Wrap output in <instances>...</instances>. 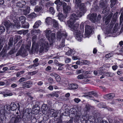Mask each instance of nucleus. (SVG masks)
I'll return each mask as SVG.
<instances>
[{
    "mask_svg": "<svg viewBox=\"0 0 123 123\" xmlns=\"http://www.w3.org/2000/svg\"><path fill=\"white\" fill-rule=\"evenodd\" d=\"M32 113L31 109L30 108L26 109L24 112L17 111L16 115L12 118L10 123H18L21 119L24 123H35L36 119Z\"/></svg>",
    "mask_w": 123,
    "mask_h": 123,
    "instance_id": "nucleus-1",
    "label": "nucleus"
},
{
    "mask_svg": "<svg viewBox=\"0 0 123 123\" xmlns=\"http://www.w3.org/2000/svg\"><path fill=\"white\" fill-rule=\"evenodd\" d=\"M26 2L24 0H21L19 1L16 3V6L17 7L21 8L20 10L21 11L23 12L24 15H26L30 12V7L25 6Z\"/></svg>",
    "mask_w": 123,
    "mask_h": 123,
    "instance_id": "nucleus-2",
    "label": "nucleus"
},
{
    "mask_svg": "<svg viewBox=\"0 0 123 123\" xmlns=\"http://www.w3.org/2000/svg\"><path fill=\"white\" fill-rule=\"evenodd\" d=\"M71 17V18L68 21L67 23L69 27L74 30L77 29L79 25V24L78 23H76L75 25L74 24L76 20L78 19V17L76 14L74 13L72 14Z\"/></svg>",
    "mask_w": 123,
    "mask_h": 123,
    "instance_id": "nucleus-3",
    "label": "nucleus"
},
{
    "mask_svg": "<svg viewBox=\"0 0 123 123\" xmlns=\"http://www.w3.org/2000/svg\"><path fill=\"white\" fill-rule=\"evenodd\" d=\"M79 25L78 28L75 30H73L72 29H71L72 30L74 31V35L76 39L78 40H80L83 37L81 33H82L84 31V25L83 23H81L80 26V30H77Z\"/></svg>",
    "mask_w": 123,
    "mask_h": 123,
    "instance_id": "nucleus-4",
    "label": "nucleus"
},
{
    "mask_svg": "<svg viewBox=\"0 0 123 123\" xmlns=\"http://www.w3.org/2000/svg\"><path fill=\"white\" fill-rule=\"evenodd\" d=\"M107 0H101L100 2V6L102 8H103L102 13L104 14L103 18L104 19L108 14L110 12V8L107 6Z\"/></svg>",
    "mask_w": 123,
    "mask_h": 123,
    "instance_id": "nucleus-5",
    "label": "nucleus"
},
{
    "mask_svg": "<svg viewBox=\"0 0 123 123\" xmlns=\"http://www.w3.org/2000/svg\"><path fill=\"white\" fill-rule=\"evenodd\" d=\"M2 107H3L2 105L0 104V115L6 117V113H9L10 110H11V105L6 104L4 106L3 109H1Z\"/></svg>",
    "mask_w": 123,
    "mask_h": 123,
    "instance_id": "nucleus-6",
    "label": "nucleus"
},
{
    "mask_svg": "<svg viewBox=\"0 0 123 123\" xmlns=\"http://www.w3.org/2000/svg\"><path fill=\"white\" fill-rule=\"evenodd\" d=\"M51 31L50 30H46V36L48 40L50 42V44H52L55 39V34L54 33H52L51 34Z\"/></svg>",
    "mask_w": 123,
    "mask_h": 123,
    "instance_id": "nucleus-7",
    "label": "nucleus"
},
{
    "mask_svg": "<svg viewBox=\"0 0 123 123\" xmlns=\"http://www.w3.org/2000/svg\"><path fill=\"white\" fill-rule=\"evenodd\" d=\"M85 95H83V96L85 97L87 96L89 97V98L91 100H94L95 98L93 96L95 97H98L97 93L94 91H92L89 92H86L84 93Z\"/></svg>",
    "mask_w": 123,
    "mask_h": 123,
    "instance_id": "nucleus-8",
    "label": "nucleus"
},
{
    "mask_svg": "<svg viewBox=\"0 0 123 123\" xmlns=\"http://www.w3.org/2000/svg\"><path fill=\"white\" fill-rule=\"evenodd\" d=\"M40 107L37 104H36L34 105L33 108L32 112V114H33V116L34 117L35 115H36L38 113L40 110Z\"/></svg>",
    "mask_w": 123,
    "mask_h": 123,
    "instance_id": "nucleus-9",
    "label": "nucleus"
},
{
    "mask_svg": "<svg viewBox=\"0 0 123 123\" xmlns=\"http://www.w3.org/2000/svg\"><path fill=\"white\" fill-rule=\"evenodd\" d=\"M97 15L96 13L89 14L87 16V18L92 22L95 23L96 21V18Z\"/></svg>",
    "mask_w": 123,
    "mask_h": 123,
    "instance_id": "nucleus-10",
    "label": "nucleus"
},
{
    "mask_svg": "<svg viewBox=\"0 0 123 123\" xmlns=\"http://www.w3.org/2000/svg\"><path fill=\"white\" fill-rule=\"evenodd\" d=\"M92 29L90 26L86 25L85 27V35L86 36H89L91 33Z\"/></svg>",
    "mask_w": 123,
    "mask_h": 123,
    "instance_id": "nucleus-11",
    "label": "nucleus"
},
{
    "mask_svg": "<svg viewBox=\"0 0 123 123\" xmlns=\"http://www.w3.org/2000/svg\"><path fill=\"white\" fill-rule=\"evenodd\" d=\"M80 11L82 12L83 13H86V9L85 4L84 3H81L79 6Z\"/></svg>",
    "mask_w": 123,
    "mask_h": 123,
    "instance_id": "nucleus-12",
    "label": "nucleus"
},
{
    "mask_svg": "<svg viewBox=\"0 0 123 123\" xmlns=\"http://www.w3.org/2000/svg\"><path fill=\"white\" fill-rule=\"evenodd\" d=\"M76 113H74L75 115L74 119L76 122L79 120L81 115V111H76Z\"/></svg>",
    "mask_w": 123,
    "mask_h": 123,
    "instance_id": "nucleus-13",
    "label": "nucleus"
},
{
    "mask_svg": "<svg viewBox=\"0 0 123 123\" xmlns=\"http://www.w3.org/2000/svg\"><path fill=\"white\" fill-rule=\"evenodd\" d=\"M32 82L31 81L29 80L26 82L23 83V86L24 87L29 88L32 86Z\"/></svg>",
    "mask_w": 123,
    "mask_h": 123,
    "instance_id": "nucleus-14",
    "label": "nucleus"
},
{
    "mask_svg": "<svg viewBox=\"0 0 123 123\" xmlns=\"http://www.w3.org/2000/svg\"><path fill=\"white\" fill-rule=\"evenodd\" d=\"M115 96L114 94L109 93L106 94L104 96L105 98L107 99H110L113 98Z\"/></svg>",
    "mask_w": 123,
    "mask_h": 123,
    "instance_id": "nucleus-15",
    "label": "nucleus"
},
{
    "mask_svg": "<svg viewBox=\"0 0 123 123\" xmlns=\"http://www.w3.org/2000/svg\"><path fill=\"white\" fill-rule=\"evenodd\" d=\"M62 37L63 38V39H62V43H61V44H62V47H63L65 46V40L64 38H65L67 36V34L66 32H62Z\"/></svg>",
    "mask_w": 123,
    "mask_h": 123,
    "instance_id": "nucleus-16",
    "label": "nucleus"
},
{
    "mask_svg": "<svg viewBox=\"0 0 123 123\" xmlns=\"http://www.w3.org/2000/svg\"><path fill=\"white\" fill-rule=\"evenodd\" d=\"M97 1V0L94 1L92 9V10L94 11L95 12H97L99 9V6L97 5L96 4Z\"/></svg>",
    "mask_w": 123,
    "mask_h": 123,
    "instance_id": "nucleus-17",
    "label": "nucleus"
},
{
    "mask_svg": "<svg viewBox=\"0 0 123 123\" xmlns=\"http://www.w3.org/2000/svg\"><path fill=\"white\" fill-rule=\"evenodd\" d=\"M63 8V12L64 13L66 14L67 16L68 13L70 10L71 8L69 6H67L66 7Z\"/></svg>",
    "mask_w": 123,
    "mask_h": 123,
    "instance_id": "nucleus-18",
    "label": "nucleus"
},
{
    "mask_svg": "<svg viewBox=\"0 0 123 123\" xmlns=\"http://www.w3.org/2000/svg\"><path fill=\"white\" fill-rule=\"evenodd\" d=\"M112 14H110L108 15L105 18V24L106 25H107L110 22L111 18L112 17Z\"/></svg>",
    "mask_w": 123,
    "mask_h": 123,
    "instance_id": "nucleus-19",
    "label": "nucleus"
},
{
    "mask_svg": "<svg viewBox=\"0 0 123 123\" xmlns=\"http://www.w3.org/2000/svg\"><path fill=\"white\" fill-rule=\"evenodd\" d=\"M51 75L52 76H54V77L56 80L57 81H60L61 80V78L60 76L56 73H53L51 74Z\"/></svg>",
    "mask_w": 123,
    "mask_h": 123,
    "instance_id": "nucleus-20",
    "label": "nucleus"
},
{
    "mask_svg": "<svg viewBox=\"0 0 123 123\" xmlns=\"http://www.w3.org/2000/svg\"><path fill=\"white\" fill-rule=\"evenodd\" d=\"M54 119L56 123H62V120L61 117L58 116L54 117Z\"/></svg>",
    "mask_w": 123,
    "mask_h": 123,
    "instance_id": "nucleus-21",
    "label": "nucleus"
},
{
    "mask_svg": "<svg viewBox=\"0 0 123 123\" xmlns=\"http://www.w3.org/2000/svg\"><path fill=\"white\" fill-rule=\"evenodd\" d=\"M10 105L11 107V110L12 111L16 110L18 108V107L16 104L14 102L11 103Z\"/></svg>",
    "mask_w": 123,
    "mask_h": 123,
    "instance_id": "nucleus-22",
    "label": "nucleus"
},
{
    "mask_svg": "<svg viewBox=\"0 0 123 123\" xmlns=\"http://www.w3.org/2000/svg\"><path fill=\"white\" fill-rule=\"evenodd\" d=\"M22 25L21 27L25 28H28L29 26V24L28 23L26 22L25 21L21 23Z\"/></svg>",
    "mask_w": 123,
    "mask_h": 123,
    "instance_id": "nucleus-23",
    "label": "nucleus"
},
{
    "mask_svg": "<svg viewBox=\"0 0 123 123\" xmlns=\"http://www.w3.org/2000/svg\"><path fill=\"white\" fill-rule=\"evenodd\" d=\"M49 46V43L47 41H45L44 43H41L40 45V46L43 47L45 49L48 48Z\"/></svg>",
    "mask_w": 123,
    "mask_h": 123,
    "instance_id": "nucleus-24",
    "label": "nucleus"
},
{
    "mask_svg": "<svg viewBox=\"0 0 123 123\" xmlns=\"http://www.w3.org/2000/svg\"><path fill=\"white\" fill-rule=\"evenodd\" d=\"M78 86L77 84L73 83L70 85V87L72 89H75L78 87Z\"/></svg>",
    "mask_w": 123,
    "mask_h": 123,
    "instance_id": "nucleus-25",
    "label": "nucleus"
},
{
    "mask_svg": "<svg viewBox=\"0 0 123 123\" xmlns=\"http://www.w3.org/2000/svg\"><path fill=\"white\" fill-rule=\"evenodd\" d=\"M58 16L59 19L61 21H62L64 20V15L62 13L59 12L58 14Z\"/></svg>",
    "mask_w": 123,
    "mask_h": 123,
    "instance_id": "nucleus-26",
    "label": "nucleus"
},
{
    "mask_svg": "<svg viewBox=\"0 0 123 123\" xmlns=\"http://www.w3.org/2000/svg\"><path fill=\"white\" fill-rule=\"evenodd\" d=\"M4 24L6 27L7 29L10 28L11 26L10 21L9 20L4 22Z\"/></svg>",
    "mask_w": 123,
    "mask_h": 123,
    "instance_id": "nucleus-27",
    "label": "nucleus"
},
{
    "mask_svg": "<svg viewBox=\"0 0 123 123\" xmlns=\"http://www.w3.org/2000/svg\"><path fill=\"white\" fill-rule=\"evenodd\" d=\"M14 22L15 24V25L16 26L17 29H19L21 27L20 25L19 21L18 20H14Z\"/></svg>",
    "mask_w": 123,
    "mask_h": 123,
    "instance_id": "nucleus-28",
    "label": "nucleus"
},
{
    "mask_svg": "<svg viewBox=\"0 0 123 123\" xmlns=\"http://www.w3.org/2000/svg\"><path fill=\"white\" fill-rule=\"evenodd\" d=\"M98 106L100 108H104L106 106V104L104 102H100L98 103Z\"/></svg>",
    "mask_w": 123,
    "mask_h": 123,
    "instance_id": "nucleus-29",
    "label": "nucleus"
},
{
    "mask_svg": "<svg viewBox=\"0 0 123 123\" xmlns=\"http://www.w3.org/2000/svg\"><path fill=\"white\" fill-rule=\"evenodd\" d=\"M13 40L11 38L9 39L8 43V49H9L10 47L12 46L13 45Z\"/></svg>",
    "mask_w": 123,
    "mask_h": 123,
    "instance_id": "nucleus-30",
    "label": "nucleus"
},
{
    "mask_svg": "<svg viewBox=\"0 0 123 123\" xmlns=\"http://www.w3.org/2000/svg\"><path fill=\"white\" fill-rule=\"evenodd\" d=\"M6 118V117L2 116L1 115H0V123H3L5 122Z\"/></svg>",
    "mask_w": 123,
    "mask_h": 123,
    "instance_id": "nucleus-31",
    "label": "nucleus"
},
{
    "mask_svg": "<svg viewBox=\"0 0 123 123\" xmlns=\"http://www.w3.org/2000/svg\"><path fill=\"white\" fill-rule=\"evenodd\" d=\"M20 22L22 23L25 21L26 18L25 17L23 16H21L19 18Z\"/></svg>",
    "mask_w": 123,
    "mask_h": 123,
    "instance_id": "nucleus-32",
    "label": "nucleus"
},
{
    "mask_svg": "<svg viewBox=\"0 0 123 123\" xmlns=\"http://www.w3.org/2000/svg\"><path fill=\"white\" fill-rule=\"evenodd\" d=\"M42 8V7L41 6H36L35 9V11L36 12H39L41 10Z\"/></svg>",
    "mask_w": 123,
    "mask_h": 123,
    "instance_id": "nucleus-33",
    "label": "nucleus"
},
{
    "mask_svg": "<svg viewBox=\"0 0 123 123\" xmlns=\"http://www.w3.org/2000/svg\"><path fill=\"white\" fill-rule=\"evenodd\" d=\"M49 12H50V13H51L52 15L54 14L55 12L54 8L52 7H50L49 9Z\"/></svg>",
    "mask_w": 123,
    "mask_h": 123,
    "instance_id": "nucleus-34",
    "label": "nucleus"
},
{
    "mask_svg": "<svg viewBox=\"0 0 123 123\" xmlns=\"http://www.w3.org/2000/svg\"><path fill=\"white\" fill-rule=\"evenodd\" d=\"M5 31V27L3 26H0V35L4 32Z\"/></svg>",
    "mask_w": 123,
    "mask_h": 123,
    "instance_id": "nucleus-35",
    "label": "nucleus"
},
{
    "mask_svg": "<svg viewBox=\"0 0 123 123\" xmlns=\"http://www.w3.org/2000/svg\"><path fill=\"white\" fill-rule=\"evenodd\" d=\"M58 113L55 112L51 111L50 113V116L52 117H55L57 116Z\"/></svg>",
    "mask_w": 123,
    "mask_h": 123,
    "instance_id": "nucleus-36",
    "label": "nucleus"
},
{
    "mask_svg": "<svg viewBox=\"0 0 123 123\" xmlns=\"http://www.w3.org/2000/svg\"><path fill=\"white\" fill-rule=\"evenodd\" d=\"M40 33V30L39 29L37 30H33L31 31V33L32 34H34V33Z\"/></svg>",
    "mask_w": 123,
    "mask_h": 123,
    "instance_id": "nucleus-37",
    "label": "nucleus"
},
{
    "mask_svg": "<svg viewBox=\"0 0 123 123\" xmlns=\"http://www.w3.org/2000/svg\"><path fill=\"white\" fill-rule=\"evenodd\" d=\"M57 38L60 39L62 37V32H58L57 33Z\"/></svg>",
    "mask_w": 123,
    "mask_h": 123,
    "instance_id": "nucleus-38",
    "label": "nucleus"
},
{
    "mask_svg": "<svg viewBox=\"0 0 123 123\" xmlns=\"http://www.w3.org/2000/svg\"><path fill=\"white\" fill-rule=\"evenodd\" d=\"M76 13L78 17H81L82 16V15L84 13H83L82 12L80 11H78Z\"/></svg>",
    "mask_w": 123,
    "mask_h": 123,
    "instance_id": "nucleus-39",
    "label": "nucleus"
},
{
    "mask_svg": "<svg viewBox=\"0 0 123 123\" xmlns=\"http://www.w3.org/2000/svg\"><path fill=\"white\" fill-rule=\"evenodd\" d=\"M20 36H16L14 38V42L15 43H16L20 40Z\"/></svg>",
    "mask_w": 123,
    "mask_h": 123,
    "instance_id": "nucleus-40",
    "label": "nucleus"
},
{
    "mask_svg": "<svg viewBox=\"0 0 123 123\" xmlns=\"http://www.w3.org/2000/svg\"><path fill=\"white\" fill-rule=\"evenodd\" d=\"M53 26L54 28H56L58 27L57 22L55 20H54L53 22Z\"/></svg>",
    "mask_w": 123,
    "mask_h": 123,
    "instance_id": "nucleus-41",
    "label": "nucleus"
},
{
    "mask_svg": "<svg viewBox=\"0 0 123 123\" xmlns=\"http://www.w3.org/2000/svg\"><path fill=\"white\" fill-rule=\"evenodd\" d=\"M39 65V63H37L36 64H33V65H30L28 67V68H31L33 67H36L38 66Z\"/></svg>",
    "mask_w": 123,
    "mask_h": 123,
    "instance_id": "nucleus-42",
    "label": "nucleus"
},
{
    "mask_svg": "<svg viewBox=\"0 0 123 123\" xmlns=\"http://www.w3.org/2000/svg\"><path fill=\"white\" fill-rule=\"evenodd\" d=\"M41 109H43L44 111H45L46 110H47L48 108L47 105L45 104H43L41 107Z\"/></svg>",
    "mask_w": 123,
    "mask_h": 123,
    "instance_id": "nucleus-43",
    "label": "nucleus"
},
{
    "mask_svg": "<svg viewBox=\"0 0 123 123\" xmlns=\"http://www.w3.org/2000/svg\"><path fill=\"white\" fill-rule=\"evenodd\" d=\"M91 105L89 104H87L86 105L85 107L86 110L87 111H89L90 110V107H91Z\"/></svg>",
    "mask_w": 123,
    "mask_h": 123,
    "instance_id": "nucleus-44",
    "label": "nucleus"
},
{
    "mask_svg": "<svg viewBox=\"0 0 123 123\" xmlns=\"http://www.w3.org/2000/svg\"><path fill=\"white\" fill-rule=\"evenodd\" d=\"M83 117L81 118H80V121L82 123H86L87 122V120H86L85 119V116H84Z\"/></svg>",
    "mask_w": 123,
    "mask_h": 123,
    "instance_id": "nucleus-45",
    "label": "nucleus"
},
{
    "mask_svg": "<svg viewBox=\"0 0 123 123\" xmlns=\"http://www.w3.org/2000/svg\"><path fill=\"white\" fill-rule=\"evenodd\" d=\"M113 55V54L112 53H110L106 55L105 57L107 58H109L112 57Z\"/></svg>",
    "mask_w": 123,
    "mask_h": 123,
    "instance_id": "nucleus-46",
    "label": "nucleus"
},
{
    "mask_svg": "<svg viewBox=\"0 0 123 123\" xmlns=\"http://www.w3.org/2000/svg\"><path fill=\"white\" fill-rule=\"evenodd\" d=\"M39 25L38 22L37 21L35 23L33 27L34 28H37L38 27Z\"/></svg>",
    "mask_w": 123,
    "mask_h": 123,
    "instance_id": "nucleus-47",
    "label": "nucleus"
},
{
    "mask_svg": "<svg viewBox=\"0 0 123 123\" xmlns=\"http://www.w3.org/2000/svg\"><path fill=\"white\" fill-rule=\"evenodd\" d=\"M77 78L78 79H83L85 78V77L83 74H81L77 76Z\"/></svg>",
    "mask_w": 123,
    "mask_h": 123,
    "instance_id": "nucleus-48",
    "label": "nucleus"
},
{
    "mask_svg": "<svg viewBox=\"0 0 123 123\" xmlns=\"http://www.w3.org/2000/svg\"><path fill=\"white\" fill-rule=\"evenodd\" d=\"M37 0H30V2L32 5H34L36 4Z\"/></svg>",
    "mask_w": 123,
    "mask_h": 123,
    "instance_id": "nucleus-49",
    "label": "nucleus"
},
{
    "mask_svg": "<svg viewBox=\"0 0 123 123\" xmlns=\"http://www.w3.org/2000/svg\"><path fill=\"white\" fill-rule=\"evenodd\" d=\"M15 49H11L10 51L9 52L8 54L9 55H11L13 54L15 52Z\"/></svg>",
    "mask_w": 123,
    "mask_h": 123,
    "instance_id": "nucleus-50",
    "label": "nucleus"
},
{
    "mask_svg": "<svg viewBox=\"0 0 123 123\" xmlns=\"http://www.w3.org/2000/svg\"><path fill=\"white\" fill-rule=\"evenodd\" d=\"M55 3L58 5V4L59 5H60L62 4V2L60 1V0H56L55 2Z\"/></svg>",
    "mask_w": 123,
    "mask_h": 123,
    "instance_id": "nucleus-51",
    "label": "nucleus"
},
{
    "mask_svg": "<svg viewBox=\"0 0 123 123\" xmlns=\"http://www.w3.org/2000/svg\"><path fill=\"white\" fill-rule=\"evenodd\" d=\"M105 76L107 77H111L112 76V74L110 72H105Z\"/></svg>",
    "mask_w": 123,
    "mask_h": 123,
    "instance_id": "nucleus-52",
    "label": "nucleus"
},
{
    "mask_svg": "<svg viewBox=\"0 0 123 123\" xmlns=\"http://www.w3.org/2000/svg\"><path fill=\"white\" fill-rule=\"evenodd\" d=\"M26 80L25 78L24 77H22L19 79V82L20 83H21L25 81Z\"/></svg>",
    "mask_w": 123,
    "mask_h": 123,
    "instance_id": "nucleus-53",
    "label": "nucleus"
},
{
    "mask_svg": "<svg viewBox=\"0 0 123 123\" xmlns=\"http://www.w3.org/2000/svg\"><path fill=\"white\" fill-rule=\"evenodd\" d=\"M114 23H112L111 21V23L110 24V25H108V26H109V29L111 30L113 27Z\"/></svg>",
    "mask_w": 123,
    "mask_h": 123,
    "instance_id": "nucleus-54",
    "label": "nucleus"
},
{
    "mask_svg": "<svg viewBox=\"0 0 123 123\" xmlns=\"http://www.w3.org/2000/svg\"><path fill=\"white\" fill-rule=\"evenodd\" d=\"M71 60V59H70L67 58L65 59V63H68L70 62Z\"/></svg>",
    "mask_w": 123,
    "mask_h": 123,
    "instance_id": "nucleus-55",
    "label": "nucleus"
},
{
    "mask_svg": "<svg viewBox=\"0 0 123 123\" xmlns=\"http://www.w3.org/2000/svg\"><path fill=\"white\" fill-rule=\"evenodd\" d=\"M37 36L36 35L32 37V41H35L36 42V39L37 38Z\"/></svg>",
    "mask_w": 123,
    "mask_h": 123,
    "instance_id": "nucleus-56",
    "label": "nucleus"
},
{
    "mask_svg": "<svg viewBox=\"0 0 123 123\" xmlns=\"http://www.w3.org/2000/svg\"><path fill=\"white\" fill-rule=\"evenodd\" d=\"M48 81L49 83H52L53 82V79L51 77H50L48 79Z\"/></svg>",
    "mask_w": 123,
    "mask_h": 123,
    "instance_id": "nucleus-57",
    "label": "nucleus"
},
{
    "mask_svg": "<svg viewBox=\"0 0 123 123\" xmlns=\"http://www.w3.org/2000/svg\"><path fill=\"white\" fill-rule=\"evenodd\" d=\"M29 16L30 18H33L35 17L36 16V14L34 13H32L30 14Z\"/></svg>",
    "mask_w": 123,
    "mask_h": 123,
    "instance_id": "nucleus-58",
    "label": "nucleus"
},
{
    "mask_svg": "<svg viewBox=\"0 0 123 123\" xmlns=\"http://www.w3.org/2000/svg\"><path fill=\"white\" fill-rule=\"evenodd\" d=\"M62 4L61 5V4L60 5L61 6L62 5L63 8L66 7L67 4L65 2L63 1L62 2Z\"/></svg>",
    "mask_w": 123,
    "mask_h": 123,
    "instance_id": "nucleus-59",
    "label": "nucleus"
},
{
    "mask_svg": "<svg viewBox=\"0 0 123 123\" xmlns=\"http://www.w3.org/2000/svg\"><path fill=\"white\" fill-rule=\"evenodd\" d=\"M41 46V47L40 48L39 52L40 53H42L44 50L45 48L42 46Z\"/></svg>",
    "mask_w": 123,
    "mask_h": 123,
    "instance_id": "nucleus-60",
    "label": "nucleus"
},
{
    "mask_svg": "<svg viewBox=\"0 0 123 123\" xmlns=\"http://www.w3.org/2000/svg\"><path fill=\"white\" fill-rule=\"evenodd\" d=\"M61 6L59 5V6H57V9L58 11H62V9H61Z\"/></svg>",
    "mask_w": 123,
    "mask_h": 123,
    "instance_id": "nucleus-61",
    "label": "nucleus"
},
{
    "mask_svg": "<svg viewBox=\"0 0 123 123\" xmlns=\"http://www.w3.org/2000/svg\"><path fill=\"white\" fill-rule=\"evenodd\" d=\"M39 60L38 58H36L33 61V62L34 63V64H36L37 63Z\"/></svg>",
    "mask_w": 123,
    "mask_h": 123,
    "instance_id": "nucleus-62",
    "label": "nucleus"
},
{
    "mask_svg": "<svg viewBox=\"0 0 123 123\" xmlns=\"http://www.w3.org/2000/svg\"><path fill=\"white\" fill-rule=\"evenodd\" d=\"M118 67L117 65H114L112 66V68L114 70H116L117 68Z\"/></svg>",
    "mask_w": 123,
    "mask_h": 123,
    "instance_id": "nucleus-63",
    "label": "nucleus"
},
{
    "mask_svg": "<svg viewBox=\"0 0 123 123\" xmlns=\"http://www.w3.org/2000/svg\"><path fill=\"white\" fill-rule=\"evenodd\" d=\"M74 101L78 103L80 101V100L79 98H75L74 99Z\"/></svg>",
    "mask_w": 123,
    "mask_h": 123,
    "instance_id": "nucleus-64",
    "label": "nucleus"
}]
</instances>
